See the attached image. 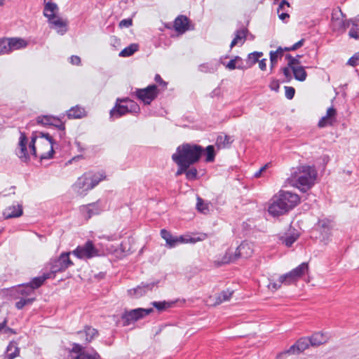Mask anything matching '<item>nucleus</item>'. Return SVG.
Returning <instances> with one entry per match:
<instances>
[{
	"label": "nucleus",
	"mask_w": 359,
	"mask_h": 359,
	"mask_svg": "<svg viewBox=\"0 0 359 359\" xmlns=\"http://www.w3.org/2000/svg\"><path fill=\"white\" fill-rule=\"evenodd\" d=\"M11 51L19 50L25 48L27 46V42L20 38H11L8 39Z\"/></svg>",
	"instance_id": "obj_28"
},
{
	"label": "nucleus",
	"mask_w": 359,
	"mask_h": 359,
	"mask_svg": "<svg viewBox=\"0 0 359 359\" xmlns=\"http://www.w3.org/2000/svg\"><path fill=\"white\" fill-rule=\"evenodd\" d=\"M57 10V6L55 4L48 1L46 2L43 14L48 19H49L56 15L55 13Z\"/></svg>",
	"instance_id": "obj_30"
},
{
	"label": "nucleus",
	"mask_w": 359,
	"mask_h": 359,
	"mask_svg": "<svg viewBox=\"0 0 359 359\" xmlns=\"http://www.w3.org/2000/svg\"><path fill=\"white\" fill-rule=\"evenodd\" d=\"M20 354V348L15 341H11L7 346L6 352L3 355L2 359H14Z\"/></svg>",
	"instance_id": "obj_26"
},
{
	"label": "nucleus",
	"mask_w": 359,
	"mask_h": 359,
	"mask_svg": "<svg viewBox=\"0 0 359 359\" xmlns=\"http://www.w3.org/2000/svg\"><path fill=\"white\" fill-rule=\"evenodd\" d=\"M262 55H263L262 52L255 51L252 53H250L248 57V62L251 65H252L255 64L256 62H259V57H261Z\"/></svg>",
	"instance_id": "obj_47"
},
{
	"label": "nucleus",
	"mask_w": 359,
	"mask_h": 359,
	"mask_svg": "<svg viewBox=\"0 0 359 359\" xmlns=\"http://www.w3.org/2000/svg\"><path fill=\"white\" fill-rule=\"evenodd\" d=\"M259 67L262 70H266V59H262L259 61Z\"/></svg>",
	"instance_id": "obj_61"
},
{
	"label": "nucleus",
	"mask_w": 359,
	"mask_h": 359,
	"mask_svg": "<svg viewBox=\"0 0 359 359\" xmlns=\"http://www.w3.org/2000/svg\"><path fill=\"white\" fill-rule=\"evenodd\" d=\"M204 148L201 145L184 143L177 147L176 151L172 155V158L182 161L191 166L200 160Z\"/></svg>",
	"instance_id": "obj_3"
},
{
	"label": "nucleus",
	"mask_w": 359,
	"mask_h": 359,
	"mask_svg": "<svg viewBox=\"0 0 359 359\" xmlns=\"http://www.w3.org/2000/svg\"><path fill=\"white\" fill-rule=\"evenodd\" d=\"M52 116H42L37 118V122L44 126H50L53 119Z\"/></svg>",
	"instance_id": "obj_49"
},
{
	"label": "nucleus",
	"mask_w": 359,
	"mask_h": 359,
	"mask_svg": "<svg viewBox=\"0 0 359 359\" xmlns=\"http://www.w3.org/2000/svg\"><path fill=\"white\" fill-rule=\"evenodd\" d=\"M135 93L137 97L144 104H149L158 95L157 86L154 84L150 85L145 88L137 89Z\"/></svg>",
	"instance_id": "obj_11"
},
{
	"label": "nucleus",
	"mask_w": 359,
	"mask_h": 359,
	"mask_svg": "<svg viewBox=\"0 0 359 359\" xmlns=\"http://www.w3.org/2000/svg\"><path fill=\"white\" fill-rule=\"evenodd\" d=\"M198 171L196 168H192L186 171V177L189 180H194L197 178Z\"/></svg>",
	"instance_id": "obj_50"
},
{
	"label": "nucleus",
	"mask_w": 359,
	"mask_h": 359,
	"mask_svg": "<svg viewBox=\"0 0 359 359\" xmlns=\"http://www.w3.org/2000/svg\"><path fill=\"white\" fill-rule=\"evenodd\" d=\"M337 121V111L334 107H330L327 110L326 115L323 116L318 122L320 128L333 126Z\"/></svg>",
	"instance_id": "obj_19"
},
{
	"label": "nucleus",
	"mask_w": 359,
	"mask_h": 359,
	"mask_svg": "<svg viewBox=\"0 0 359 359\" xmlns=\"http://www.w3.org/2000/svg\"><path fill=\"white\" fill-rule=\"evenodd\" d=\"M35 300V298H25L22 297L20 299L15 303V307L18 309H22L23 307L26 305L32 304L34 301Z\"/></svg>",
	"instance_id": "obj_44"
},
{
	"label": "nucleus",
	"mask_w": 359,
	"mask_h": 359,
	"mask_svg": "<svg viewBox=\"0 0 359 359\" xmlns=\"http://www.w3.org/2000/svg\"><path fill=\"white\" fill-rule=\"evenodd\" d=\"M299 279L296 277L292 271L281 275V281L284 282V285H290L294 284Z\"/></svg>",
	"instance_id": "obj_36"
},
{
	"label": "nucleus",
	"mask_w": 359,
	"mask_h": 359,
	"mask_svg": "<svg viewBox=\"0 0 359 359\" xmlns=\"http://www.w3.org/2000/svg\"><path fill=\"white\" fill-rule=\"evenodd\" d=\"M102 211V208L98 201L80 207V212L86 220L94 215H99Z\"/></svg>",
	"instance_id": "obj_14"
},
{
	"label": "nucleus",
	"mask_w": 359,
	"mask_h": 359,
	"mask_svg": "<svg viewBox=\"0 0 359 359\" xmlns=\"http://www.w3.org/2000/svg\"><path fill=\"white\" fill-rule=\"evenodd\" d=\"M152 305L158 311H162L170 306V304L166 302H154Z\"/></svg>",
	"instance_id": "obj_52"
},
{
	"label": "nucleus",
	"mask_w": 359,
	"mask_h": 359,
	"mask_svg": "<svg viewBox=\"0 0 359 359\" xmlns=\"http://www.w3.org/2000/svg\"><path fill=\"white\" fill-rule=\"evenodd\" d=\"M278 13H279V15H278L279 18L283 21L285 19L289 18V17H290L289 14L287 12H281V13L280 12Z\"/></svg>",
	"instance_id": "obj_62"
},
{
	"label": "nucleus",
	"mask_w": 359,
	"mask_h": 359,
	"mask_svg": "<svg viewBox=\"0 0 359 359\" xmlns=\"http://www.w3.org/2000/svg\"><path fill=\"white\" fill-rule=\"evenodd\" d=\"M309 339L310 340L311 346H318L327 343L330 339V337L327 334L316 332Z\"/></svg>",
	"instance_id": "obj_25"
},
{
	"label": "nucleus",
	"mask_w": 359,
	"mask_h": 359,
	"mask_svg": "<svg viewBox=\"0 0 359 359\" xmlns=\"http://www.w3.org/2000/svg\"><path fill=\"white\" fill-rule=\"evenodd\" d=\"M70 62L74 65H79L81 64V59L77 55H72L70 57Z\"/></svg>",
	"instance_id": "obj_59"
},
{
	"label": "nucleus",
	"mask_w": 359,
	"mask_h": 359,
	"mask_svg": "<svg viewBox=\"0 0 359 359\" xmlns=\"http://www.w3.org/2000/svg\"><path fill=\"white\" fill-rule=\"evenodd\" d=\"M348 65L355 67L359 65V51L355 53L347 62Z\"/></svg>",
	"instance_id": "obj_53"
},
{
	"label": "nucleus",
	"mask_w": 359,
	"mask_h": 359,
	"mask_svg": "<svg viewBox=\"0 0 359 359\" xmlns=\"http://www.w3.org/2000/svg\"><path fill=\"white\" fill-rule=\"evenodd\" d=\"M304 39H302L290 47H285L284 48L282 47H278L276 51L271 50L269 53L270 62H277L278 59L283 57L284 51H293L297 50L304 45Z\"/></svg>",
	"instance_id": "obj_15"
},
{
	"label": "nucleus",
	"mask_w": 359,
	"mask_h": 359,
	"mask_svg": "<svg viewBox=\"0 0 359 359\" xmlns=\"http://www.w3.org/2000/svg\"><path fill=\"white\" fill-rule=\"evenodd\" d=\"M268 211L273 216H279L288 212L282 201H280L278 194L273 196V201L269 205Z\"/></svg>",
	"instance_id": "obj_16"
},
{
	"label": "nucleus",
	"mask_w": 359,
	"mask_h": 359,
	"mask_svg": "<svg viewBox=\"0 0 359 359\" xmlns=\"http://www.w3.org/2000/svg\"><path fill=\"white\" fill-rule=\"evenodd\" d=\"M51 124L50 126H55L56 128H59L60 130L64 131L65 129V126L64 123L59 118L56 117H53V119H51Z\"/></svg>",
	"instance_id": "obj_51"
},
{
	"label": "nucleus",
	"mask_w": 359,
	"mask_h": 359,
	"mask_svg": "<svg viewBox=\"0 0 359 359\" xmlns=\"http://www.w3.org/2000/svg\"><path fill=\"white\" fill-rule=\"evenodd\" d=\"M155 283H142L138 285L136 288L128 290L129 294L134 297H140L145 294L148 291L152 290V288L155 286Z\"/></svg>",
	"instance_id": "obj_22"
},
{
	"label": "nucleus",
	"mask_w": 359,
	"mask_h": 359,
	"mask_svg": "<svg viewBox=\"0 0 359 359\" xmlns=\"http://www.w3.org/2000/svg\"><path fill=\"white\" fill-rule=\"evenodd\" d=\"M285 97L289 99V100H291L294 97V93H295V90L293 87H291V86H285Z\"/></svg>",
	"instance_id": "obj_56"
},
{
	"label": "nucleus",
	"mask_w": 359,
	"mask_h": 359,
	"mask_svg": "<svg viewBox=\"0 0 359 359\" xmlns=\"http://www.w3.org/2000/svg\"><path fill=\"white\" fill-rule=\"evenodd\" d=\"M254 252L253 245L250 243L243 242L235 251L234 253L231 250H228L224 256L221 264H228L234 262L238 258H248L252 256Z\"/></svg>",
	"instance_id": "obj_6"
},
{
	"label": "nucleus",
	"mask_w": 359,
	"mask_h": 359,
	"mask_svg": "<svg viewBox=\"0 0 359 359\" xmlns=\"http://www.w3.org/2000/svg\"><path fill=\"white\" fill-rule=\"evenodd\" d=\"M153 311V309H142L138 308L135 309H132L130 311H125L122 316L121 318L123 321V325H128L131 323L135 322L146 316L149 315Z\"/></svg>",
	"instance_id": "obj_10"
},
{
	"label": "nucleus",
	"mask_w": 359,
	"mask_h": 359,
	"mask_svg": "<svg viewBox=\"0 0 359 359\" xmlns=\"http://www.w3.org/2000/svg\"><path fill=\"white\" fill-rule=\"evenodd\" d=\"M311 345L310 340L307 337L299 339L294 344L291 346L290 348L282 354H298L306 350Z\"/></svg>",
	"instance_id": "obj_17"
},
{
	"label": "nucleus",
	"mask_w": 359,
	"mask_h": 359,
	"mask_svg": "<svg viewBox=\"0 0 359 359\" xmlns=\"http://www.w3.org/2000/svg\"><path fill=\"white\" fill-rule=\"evenodd\" d=\"M72 253L80 259H89L99 256V250L92 241H88L83 245H79Z\"/></svg>",
	"instance_id": "obj_7"
},
{
	"label": "nucleus",
	"mask_w": 359,
	"mask_h": 359,
	"mask_svg": "<svg viewBox=\"0 0 359 359\" xmlns=\"http://www.w3.org/2000/svg\"><path fill=\"white\" fill-rule=\"evenodd\" d=\"M66 114L69 119L82 118L87 116V112L84 107L76 105L67 111Z\"/></svg>",
	"instance_id": "obj_23"
},
{
	"label": "nucleus",
	"mask_w": 359,
	"mask_h": 359,
	"mask_svg": "<svg viewBox=\"0 0 359 359\" xmlns=\"http://www.w3.org/2000/svg\"><path fill=\"white\" fill-rule=\"evenodd\" d=\"M138 50V46L135 43H132L128 47L123 49L120 53V57H129L132 55L134 53H135Z\"/></svg>",
	"instance_id": "obj_39"
},
{
	"label": "nucleus",
	"mask_w": 359,
	"mask_h": 359,
	"mask_svg": "<svg viewBox=\"0 0 359 359\" xmlns=\"http://www.w3.org/2000/svg\"><path fill=\"white\" fill-rule=\"evenodd\" d=\"M155 81L158 83L161 86H163V88L166 87L167 83L163 81L161 76L159 74H156L155 76Z\"/></svg>",
	"instance_id": "obj_60"
},
{
	"label": "nucleus",
	"mask_w": 359,
	"mask_h": 359,
	"mask_svg": "<svg viewBox=\"0 0 359 359\" xmlns=\"http://www.w3.org/2000/svg\"><path fill=\"white\" fill-rule=\"evenodd\" d=\"M233 140L229 135H219L217 137L216 140V144L219 149H224L229 147Z\"/></svg>",
	"instance_id": "obj_33"
},
{
	"label": "nucleus",
	"mask_w": 359,
	"mask_h": 359,
	"mask_svg": "<svg viewBox=\"0 0 359 359\" xmlns=\"http://www.w3.org/2000/svg\"><path fill=\"white\" fill-rule=\"evenodd\" d=\"M11 53L8 39L0 40V55Z\"/></svg>",
	"instance_id": "obj_45"
},
{
	"label": "nucleus",
	"mask_w": 359,
	"mask_h": 359,
	"mask_svg": "<svg viewBox=\"0 0 359 359\" xmlns=\"http://www.w3.org/2000/svg\"><path fill=\"white\" fill-rule=\"evenodd\" d=\"M189 19L184 15L178 16L174 22V27L178 33H184L189 29Z\"/></svg>",
	"instance_id": "obj_24"
},
{
	"label": "nucleus",
	"mask_w": 359,
	"mask_h": 359,
	"mask_svg": "<svg viewBox=\"0 0 359 359\" xmlns=\"http://www.w3.org/2000/svg\"><path fill=\"white\" fill-rule=\"evenodd\" d=\"M196 208L199 212L207 214L210 211V205L205 203L201 198H198Z\"/></svg>",
	"instance_id": "obj_43"
},
{
	"label": "nucleus",
	"mask_w": 359,
	"mask_h": 359,
	"mask_svg": "<svg viewBox=\"0 0 359 359\" xmlns=\"http://www.w3.org/2000/svg\"><path fill=\"white\" fill-rule=\"evenodd\" d=\"M351 29L348 32V36L351 38H353L355 39H359V26L356 23V22L353 20H352V22H351Z\"/></svg>",
	"instance_id": "obj_41"
},
{
	"label": "nucleus",
	"mask_w": 359,
	"mask_h": 359,
	"mask_svg": "<svg viewBox=\"0 0 359 359\" xmlns=\"http://www.w3.org/2000/svg\"><path fill=\"white\" fill-rule=\"evenodd\" d=\"M233 293V290H227L222 291L217 297L216 302H215V304L218 305V304H222L224 302L229 301L231 299Z\"/></svg>",
	"instance_id": "obj_37"
},
{
	"label": "nucleus",
	"mask_w": 359,
	"mask_h": 359,
	"mask_svg": "<svg viewBox=\"0 0 359 359\" xmlns=\"http://www.w3.org/2000/svg\"><path fill=\"white\" fill-rule=\"evenodd\" d=\"M241 60V57H238V56L235 57V58H234V59L231 60L227 63V65H226V68H228V69H231V70H232V69H235L236 68H238V69L241 68L240 66H237V67H236V61H237V60Z\"/></svg>",
	"instance_id": "obj_55"
},
{
	"label": "nucleus",
	"mask_w": 359,
	"mask_h": 359,
	"mask_svg": "<svg viewBox=\"0 0 359 359\" xmlns=\"http://www.w3.org/2000/svg\"><path fill=\"white\" fill-rule=\"evenodd\" d=\"M271 89L273 90H277L279 88V84L277 81H273L270 85Z\"/></svg>",
	"instance_id": "obj_63"
},
{
	"label": "nucleus",
	"mask_w": 359,
	"mask_h": 359,
	"mask_svg": "<svg viewBox=\"0 0 359 359\" xmlns=\"http://www.w3.org/2000/svg\"><path fill=\"white\" fill-rule=\"evenodd\" d=\"M133 25V20L130 18L123 19L119 22L120 28L129 27Z\"/></svg>",
	"instance_id": "obj_57"
},
{
	"label": "nucleus",
	"mask_w": 359,
	"mask_h": 359,
	"mask_svg": "<svg viewBox=\"0 0 359 359\" xmlns=\"http://www.w3.org/2000/svg\"><path fill=\"white\" fill-rule=\"evenodd\" d=\"M172 160L177 164V165L178 167L177 170L175 173V175L180 176L184 173L186 174V171L187 169H189L190 165L183 163L182 161H179L175 158H172Z\"/></svg>",
	"instance_id": "obj_40"
},
{
	"label": "nucleus",
	"mask_w": 359,
	"mask_h": 359,
	"mask_svg": "<svg viewBox=\"0 0 359 359\" xmlns=\"http://www.w3.org/2000/svg\"><path fill=\"white\" fill-rule=\"evenodd\" d=\"M161 236L170 248H174L179 243L187 242L183 236H174L165 229L161 231Z\"/></svg>",
	"instance_id": "obj_20"
},
{
	"label": "nucleus",
	"mask_w": 359,
	"mask_h": 359,
	"mask_svg": "<svg viewBox=\"0 0 359 359\" xmlns=\"http://www.w3.org/2000/svg\"><path fill=\"white\" fill-rule=\"evenodd\" d=\"M299 58L300 55H297L296 57H294L290 54L286 55V59L288 60V65L291 67V68L300 66Z\"/></svg>",
	"instance_id": "obj_48"
},
{
	"label": "nucleus",
	"mask_w": 359,
	"mask_h": 359,
	"mask_svg": "<svg viewBox=\"0 0 359 359\" xmlns=\"http://www.w3.org/2000/svg\"><path fill=\"white\" fill-rule=\"evenodd\" d=\"M286 7H290V4L286 0H283L278 8V13L282 12H287Z\"/></svg>",
	"instance_id": "obj_58"
},
{
	"label": "nucleus",
	"mask_w": 359,
	"mask_h": 359,
	"mask_svg": "<svg viewBox=\"0 0 359 359\" xmlns=\"http://www.w3.org/2000/svg\"><path fill=\"white\" fill-rule=\"evenodd\" d=\"M105 177L106 176L103 173H85L78 178L74 185V189L78 195L83 196Z\"/></svg>",
	"instance_id": "obj_4"
},
{
	"label": "nucleus",
	"mask_w": 359,
	"mask_h": 359,
	"mask_svg": "<svg viewBox=\"0 0 359 359\" xmlns=\"http://www.w3.org/2000/svg\"><path fill=\"white\" fill-rule=\"evenodd\" d=\"M317 171L313 166L303 165L291 170V173L286 182L303 192L307 191L315 184Z\"/></svg>",
	"instance_id": "obj_2"
},
{
	"label": "nucleus",
	"mask_w": 359,
	"mask_h": 359,
	"mask_svg": "<svg viewBox=\"0 0 359 359\" xmlns=\"http://www.w3.org/2000/svg\"><path fill=\"white\" fill-rule=\"evenodd\" d=\"M282 285H284V282L281 281L280 276L277 280H270L268 287L271 290L276 291L280 289Z\"/></svg>",
	"instance_id": "obj_46"
},
{
	"label": "nucleus",
	"mask_w": 359,
	"mask_h": 359,
	"mask_svg": "<svg viewBox=\"0 0 359 359\" xmlns=\"http://www.w3.org/2000/svg\"><path fill=\"white\" fill-rule=\"evenodd\" d=\"M4 332L6 334H7V333L15 334L16 333L12 328H10L7 326H6V327L4 328Z\"/></svg>",
	"instance_id": "obj_64"
},
{
	"label": "nucleus",
	"mask_w": 359,
	"mask_h": 359,
	"mask_svg": "<svg viewBox=\"0 0 359 359\" xmlns=\"http://www.w3.org/2000/svg\"><path fill=\"white\" fill-rule=\"evenodd\" d=\"M48 20L50 27L56 29L60 34L62 35L67 32V21L63 20L60 17L55 15Z\"/></svg>",
	"instance_id": "obj_21"
},
{
	"label": "nucleus",
	"mask_w": 359,
	"mask_h": 359,
	"mask_svg": "<svg viewBox=\"0 0 359 359\" xmlns=\"http://www.w3.org/2000/svg\"><path fill=\"white\" fill-rule=\"evenodd\" d=\"M205 156V162L210 163L215 161V148L212 145L208 146L205 149H204V151L203 153Z\"/></svg>",
	"instance_id": "obj_38"
},
{
	"label": "nucleus",
	"mask_w": 359,
	"mask_h": 359,
	"mask_svg": "<svg viewBox=\"0 0 359 359\" xmlns=\"http://www.w3.org/2000/svg\"><path fill=\"white\" fill-rule=\"evenodd\" d=\"M278 194L287 211L294 208L299 203L300 198L297 194L281 190Z\"/></svg>",
	"instance_id": "obj_12"
},
{
	"label": "nucleus",
	"mask_w": 359,
	"mask_h": 359,
	"mask_svg": "<svg viewBox=\"0 0 359 359\" xmlns=\"http://www.w3.org/2000/svg\"><path fill=\"white\" fill-rule=\"evenodd\" d=\"M298 237L299 234L295 233L290 235H287L285 237H282L281 240L287 247H290L297 241Z\"/></svg>",
	"instance_id": "obj_42"
},
{
	"label": "nucleus",
	"mask_w": 359,
	"mask_h": 359,
	"mask_svg": "<svg viewBox=\"0 0 359 359\" xmlns=\"http://www.w3.org/2000/svg\"><path fill=\"white\" fill-rule=\"evenodd\" d=\"M292 273L299 280L305 273L309 271V264L306 262H303L292 270Z\"/></svg>",
	"instance_id": "obj_35"
},
{
	"label": "nucleus",
	"mask_w": 359,
	"mask_h": 359,
	"mask_svg": "<svg viewBox=\"0 0 359 359\" xmlns=\"http://www.w3.org/2000/svg\"><path fill=\"white\" fill-rule=\"evenodd\" d=\"M294 77L296 80L299 81H304L307 76V73L302 66H297L292 68Z\"/></svg>",
	"instance_id": "obj_32"
},
{
	"label": "nucleus",
	"mask_w": 359,
	"mask_h": 359,
	"mask_svg": "<svg viewBox=\"0 0 359 359\" xmlns=\"http://www.w3.org/2000/svg\"><path fill=\"white\" fill-rule=\"evenodd\" d=\"M247 32L248 30L245 29L237 30L236 32L235 38L232 40L230 47L232 48L239 43L243 44L245 40Z\"/></svg>",
	"instance_id": "obj_31"
},
{
	"label": "nucleus",
	"mask_w": 359,
	"mask_h": 359,
	"mask_svg": "<svg viewBox=\"0 0 359 359\" xmlns=\"http://www.w3.org/2000/svg\"><path fill=\"white\" fill-rule=\"evenodd\" d=\"M39 140L40 143L49 149L48 152L42 153L40 155L41 159H48L53 156V147L55 144L53 137L48 133H39V136H32L31 141L28 143L27 137L24 133H20L19 142L15 150L16 155L23 162H27L30 158V155L36 157V151L35 147L36 141Z\"/></svg>",
	"instance_id": "obj_1"
},
{
	"label": "nucleus",
	"mask_w": 359,
	"mask_h": 359,
	"mask_svg": "<svg viewBox=\"0 0 359 359\" xmlns=\"http://www.w3.org/2000/svg\"><path fill=\"white\" fill-rule=\"evenodd\" d=\"M70 252H62L57 259H52L50 262V275L65 271L69 266L73 265L69 259Z\"/></svg>",
	"instance_id": "obj_9"
},
{
	"label": "nucleus",
	"mask_w": 359,
	"mask_h": 359,
	"mask_svg": "<svg viewBox=\"0 0 359 359\" xmlns=\"http://www.w3.org/2000/svg\"><path fill=\"white\" fill-rule=\"evenodd\" d=\"M65 359H100L97 353H89L83 351V347L79 344H74L72 348L65 355Z\"/></svg>",
	"instance_id": "obj_8"
},
{
	"label": "nucleus",
	"mask_w": 359,
	"mask_h": 359,
	"mask_svg": "<svg viewBox=\"0 0 359 359\" xmlns=\"http://www.w3.org/2000/svg\"><path fill=\"white\" fill-rule=\"evenodd\" d=\"M50 273H45L41 276L33 278L32 280L30 283H29V285L32 288H33L34 290V289L39 287L41 285H43V283L46 279L50 278Z\"/></svg>",
	"instance_id": "obj_34"
},
{
	"label": "nucleus",
	"mask_w": 359,
	"mask_h": 359,
	"mask_svg": "<svg viewBox=\"0 0 359 359\" xmlns=\"http://www.w3.org/2000/svg\"><path fill=\"white\" fill-rule=\"evenodd\" d=\"M140 111L139 105L128 98H118L115 106L110 110V118L115 119L130 113L133 114H138Z\"/></svg>",
	"instance_id": "obj_5"
},
{
	"label": "nucleus",
	"mask_w": 359,
	"mask_h": 359,
	"mask_svg": "<svg viewBox=\"0 0 359 359\" xmlns=\"http://www.w3.org/2000/svg\"><path fill=\"white\" fill-rule=\"evenodd\" d=\"M22 214V208L21 205H13L11 207H8L4 212V215L5 218H12V217H18L21 216Z\"/></svg>",
	"instance_id": "obj_27"
},
{
	"label": "nucleus",
	"mask_w": 359,
	"mask_h": 359,
	"mask_svg": "<svg viewBox=\"0 0 359 359\" xmlns=\"http://www.w3.org/2000/svg\"><path fill=\"white\" fill-rule=\"evenodd\" d=\"M292 68L287 65V67H285L282 69V72L285 77L286 81L289 82L292 80L291 74Z\"/></svg>",
	"instance_id": "obj_54"
},
{
	"label": "nucleus",
	"mask_w": 359,
	"mask_h": 359,
	"mask_svg": "<svg viewBox=\"0 0 359 359\" xmlns=\"http://www.w3.org/2000/svg\"><path fill=\"white\" fill-rule=\"evenodd\" d=\"M13 291L16 294H20L25 298L34 293L33 288L30 287L29 283L20 285L18 287L14 288Z\"/></svg>",
	"instance_id": "obj_29"
},
{
	"label": "nucleus",
	"mask_w": 359,
	"mask_h": 359,
	"mask_svg": "<svg viewBox=\"0 0 359 359\" xmlns=\"http://www.w3.org/2000/svg\"><path fill=\"white\" fill-rule=\"evenodd\" d=\"M341 18L335 17L334 14L332 16L331 26L334 32L343 33L351 26L352 19L346 20L343 13H341Z\"/></svg>",
	"instance_id": "obj_13"
},
{
	"label": "nucleus",
	"mask_w": 359,
	"mask_h": 359,
	"mask_svg": "<svg viewBox=\"0 0 359 359\" xmlns=\"http://www.w3.org/2000/svg\"><path fill=\"white\" fill-rule=\"evenodd\" d=\"M97 334V330L90 326H86L83 330L76 333L79 339L86 344L90 342Z\"/></svg>",
	"instance_id": "obj_18"
}]
</instances>
